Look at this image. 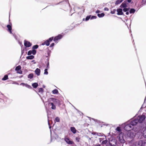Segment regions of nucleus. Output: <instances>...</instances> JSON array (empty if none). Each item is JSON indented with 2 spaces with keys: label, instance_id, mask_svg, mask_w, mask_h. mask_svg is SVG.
<instances>
[{
  "label": "nucleus",
  "instance_id": "nucleus-11",
  "mask_svg": "<svg viewBox=\"0 0 146 146\" xmlns=\"http://www.w3.org/2000/svg\"><path fill=\"white\" fill-rule=\"evenodd\" d=\"M21 85H22L23 86H25L27 88H28L29 89H32V87L30 85H28L27 84L23 83H22L21 84Z\"/></svg>",
  "mask_w": 146,
  "mask_h": 146
},
{
  "label": "nucleus",
  "instance_id": "nucleus-32",
  "mask_svg": "<svg viewBox=\"0 0 146 146\" xmlns=\"http://www.w3.org/2000/svg\"><path fill=\"white\" fill-rule=\"evenodd\" d=\"M32 53L33 55H35L36 53V51L35 49H33L31 50Z\"/></svg>",
  "mask_w": 146,
  "mask_h": 146
},
{
  "label": "nucleus",
  "instance_id": "nucleus-2",
  "mask_svg": "<svg viewBox=\"0 0 146 146\" xmlns=\"http://www.w3.org/2000/svg\"><path fill=\"white\" fill-rule=\"evenodd\" d=\"M145 118V115L143 114L142 115L139 116L137 118L138 120V121L140 123H142L144 120Z\"/></svg>",
  "mask_w": 146,
  "mask_h": 146
},
{
  "label": "nucleus",
  "instance_id": "nucleus-20",
  "mask_svg": "<svg viewBox=\"0 0 146 146\" xmlns=\"http://www.w3.org/2000/svg\"><path fill=\"white\" fill-rule=\"evenodd\" d=\"M8 78V76L7 75H5L4 76V77L2 79V80L3 81H5L7 80Z\"/></svg>",
  "mask_w": 146,
  "mask_h": 146
},
{
  "label": "nucleus",
  "instance_id": "nucleus-12",
  "mask_svg": "<svg viewBox=\"0 0 146 146\" xmlns=\"http://www.w3.org/2000/svg\"><path fill=\"white\" fill-rule=\"evenodd\" d=\"M7 27L8 29V31L11 34L12 33L11 26L10 25H7Z\"/></svg>",
  "mask_w": 146,
  "mask_h": 146
},
{
  "label": "nucleus",
  "instance_id": "nucleus-6",
  "mask_svg": "<svg viewBox=\"0 0 146 146\" xmlns=\"http://www.w3.org/2000/svg\"><path fill=\"white\" fill-rule=\"evenodd\" d=\"M21 66L20 65H19L17 66L15 68V70L17 71L18 73L19 74H22V71L21 70Z\"/></svg>",
  "mask_w": 146,
  "mask_h": 146
},
{
  "label": "nucleus",
  "instance_id": "nucleus-15",
  "mask_svg": "<svg viewBox=\"0 0 146 146\" xmlns=\"http://www.w3.org/2000/svg\"><path fill=\"white\" fill-rule=\"evenodd\" d=\"M35 73L38 75L39 76L40 74V69L37 68L36 69L35 71Z\"/></svg>",
  "mask_w": 146,
  "mask_h": 146
},
{
  "label": "nucleus",
  "instance_id": "nucleus-8",
  "mask_svg": "<svg viewBox=\"0 0 146 146\" xmlns=\"http://www.w3.org/2000/svg\"><path fill=\"white\" fill-rule=\"evenodd\" d=\"M145 142L143 141L140 140L138 142V146H145Z\"/></svg>",
  "mask_w": 146,
  "mask_h": 146
},
{
  "label": "nucleus",
  "instance_id": "nucleus-5",
  "mask_svg": "<svg viewBox=\"0 0 146 146\" xmlns=\"http://www.w3.org/2000/svg\"><path fill=\"white\" fill-rule=\"evenodd\" d=\"M138 122V120L137 119H135L131 121L130 124L132 126H133L136 125Z\"/></svg>",
  "mask_w": 146,
  "mask_h": 146
},
{
  "label": "nucleus",
  "instance_id": "nucleus-45",
  "mask_svg": "<svg viewBox=\"0 0 146 146\" xmlns=\"http://www.w3.org/2000/svg\"><path fill=\"white\" fill-rule=\"evenodd\" d=\"M47 65L49 66V59L48 58L47 60Z\"/></svg>",
  "mask_w": 146,
  "mask_h": 146
},
{
  "label": "nucleus",
  "instance_id": "nucleus-33",
  "mask_svg": "<svg viewBox=\"0 0 146 146\" xmlns=\"http://www.w3.org/2000/svg\"><path fill=\"white\" fill-rule=\"evenodd\" d=\"M141 3L142 5L146 4V0H142Z\"/></svg>",
  "mask_w": 146,
  "mask_h": 146
},
{
  "label": "nucleus",
  "instance_id": "nucleus-1",
  "mask_svg": "<svg viewBox=\"0 0 146 146\" xmlns=\"http://www.w3.org/2000/svg\"><path fill=\"white\" fill-rule=\"evenodd\" d=\"M51 100L54 102V104H57L58 106H60L61 104L62 101L60 100L55 99L54 98H50Z\"/></svg>",
  "mask_w": 146,
  "mask_h": 146
},
{
  "label": "nucleus",
  "instance_id": "nucleus-41",
  "mask_svg": "<svg viewBox=\"0 0 146 146\" xmlns=\"http://www.w3.org/2000/svg\"><path fill=\"white\" fill-rule=\"evenodd\" d=\"M76 139L77 142H79L80 138L78 137H76Z\"/></svg>",
  "mask_w": 146,
  "mask_h": 146
},
{
  "label": "nucleus",
  "instance_id": "nucleus-14",
  "mask_svg": "<svg viewBox=\"0 0 146 146\" xmlns=\"http://www.w3.org/2000/svg\"><path fill=\"white\" fill-rule=\"evenodd\" d=\"M71 131L74 134L76 133V130L74 127H71L70 128Z\"/></svg>",
  "mask_w": 146,
  "mask_h": 146
},
{
  "label": "nucleus",
  "instance_id": "nucleus-49",
  "mask_svg": "<svg viewBox=\"0 0 146 146\" xmlns=\"http://www.w3.org/2000/svg\"><path fill=\"white\" fill-rule=\"evenodd\" d=\"M49 66H47H47H46V68H47V69H48V68H49Z\"/></svg>",
  "mask_w": 146,
  "mask_h": 146
},
{
  "label": "nucleus",
  "instance_id": "nucleus-10",
  "mask_svg": "<svg viewBox=\"0 0 146 146\" xmlns=\"http://www.w3.org/2000/svg\"><path fill=\"white\" fill-rule=\"evenodd\" d=\"M65 141L69 144H72L74 143V142L70 140V139L68 138H65L64 139Z\"/></svg>",
  "mask_w": 146,
  "mask_h": 146
},
{
  "label": "nucleus",
  "instance_id": "nucleus-22",
  "mask_svg": "<svg viewBox=\"0 0 146 146\" xmlns=\"http://www.w3.org/2000/svg\"><path fill=\"white\" fill-rule=\"evenodd\" d=\"M52 92L53 94H57L58 93V91L57 89H55L54 90L52 91Z\"/></svg>",
  "mask_w": 146,
  "mask_h": 146
},
{
  "label": "nucleus",
  "instance_id": "nucleus-44",
  "mask_svg": "<svg viewBox=\"0 0 146 146\" xmlns=\"http://www.w3.org/2000/svg\"><path fill=\"white\" fill-rule=\"evenodd\" d=\"M54 43H52L50 44V47H53V46H54Z\"/></svg>",
  "mask_w": 146,
  "mask_h": 146
},
{
  "label": "nucleus",
  "instance_id": "nucleus-23",
  "mask_svg": "<svg viewBox=\"0 0 146 146\" xmlns=\"http://www.w3.org/2000/svg\"><path fill=\"white\" fill-rule=\"evenodd\" d=\"M135 11V10L133 8L131 9L129 11V13H134Z\"/></svg>",
  "mask_w": 146,
  "mask_h": 146
},
{
  "label": "nucleus",
  "instance_id": "nucleus-42",
  "mask_svg": "<svg viewBox=\"0 0 146 146\" xmlns=\"http://www.w3.org/2000/svg\"><path fill=\"white\" fill-rule=\"evenodd\" d=\"M97 18V17L96 16H93L91 18V19H96Z\"/></svg>",
  "mask_w": 146,
  "mask_h": 146
},
{
  "label": "nucleus",
  "instance_id": "nucleus-17",
  "mask_svg": "<svg viewBox=\"0 0 146 146\" xmlns=\"http://www.w3.org/2000/svg\"><path fill=\"white\" fill-rule=\"evenodd\" d=\"M127 7V5L124 2L122 3L120 6L121 7H123L124 8H126Z\"/></svg>",
  "mask_w": 146,
  "mask_h": 146
},
{
  "label": "nucleus",
  "instance_id": "nucleus-52",
  "mask_svg": "<svg viewBox=\"0 0 146 146\" xmlns=\"http://www.w3.org/2000/svg\"><path fill=\"white\" fill-rule=\"evenodd\" d=\"M34 60H33L32 61V62H34Z\"/></svg>",
  "mask_w": 146,
  "mask_h": 146
},
{
  "label": "nucleus",
  "instance_id": "nucleus-46",
  "mask_svg": "<svg viewBox=\"0 0 146 146\" xmlns=\"http://www.w3.org/2000/svg\"><path fill=\"white\" fill-rule=\"evenodd\" d=\"M100 12V11L99 10H98L96 11V13H98Z\"/></svg>",
  "mask_w": 146,
  "mask_h": 146
},
{
  "label": "nucleus",
  "instance_id": "nucleus-30",
  "mask_svg": "<svg viewBox=\"0 0 146 146\" xmlns=\"http://www.w3.org/2000/svg\"><path fill=\"white\" fill-rule=\"evenodd\" d=\"M38 47V45H36L33 46L32 47V48L33 49H36Z\"/></svg>",
  "mask_w": 146,
  "mask_h": 146
},
{
  "label": "nucleus",
  "instance_id": "nucleus-37",
  "mask_svg": "<svg viewBox=\"0 0 146 146\" xmlns=\"http://www.w3.org/2000/svg\"><path fill=\"white\" fill-rule=\"evenodd\" d=\"M108 142V141L107 140H105L103 141L102 142V144H106Z\"/></svg>",
  "mask_w": 146,
  "mask_h": 146
},
{
  "label": "nucleus",
  "instance_id": "nucleus-4",
  "mask_svg": "<svg viewBox=\"0 0 146 146\" xmlns=\"http://www.w3.org/2000/svg\"><path fill=\"white\" fill-rule=\"evenodd\" d=\"M132 126L130 124H128L126 125L124 127V129L126 131H130L133 129Z\"/></svg>",
  "mask_w": 146,
  "mask_h": 146
},
{
  "label": "nucleus",
  "instance_id": "nucleus-51",
  "mask_svg": "<svg viewBox=\"0 0 146 146\" xmlns=\"http://www.w3.org/2000/svg\"><path fill=\"white\" fill-rule=\"evenodd\" d=\"M34 60H33L32 61V62H34Z\"/></svg>",
  "mask_w": 146,
  "mask_h": 146
},
{
  "label": "nucleus",
  "instance_id": "nucleus-38",
  "mask_svg": "<svg viewBox=\"0 0 146 146\" xmlns=\"http://www.w3.org/2000/svg\"><path fill=\"white\" fill-rule=\"evenodd\" d=\"M120 138H120V137L119 136V140H120V142L121 143H124L125 142L124 140L123 139H120Z\"/></svg>",
  "mask_w": 146,
  "mask_h": 146
},
{
  "label": "nucleus",
  "instance_id": "nucleus-29",
  "mask_svg": "<svg viewBox=\"0 0 146 146\" xmlns=\"http://www.w3.org/2000/svg\"><path fill=\"white\" fill-rule=\"evenodd\" d=\"M54 37L52 36L50 38L47 40H48L49 42L50 43V42H51L53 40H54Z\"/></svg>",
  "mask_w": 146,
  "mask_h": 146
},
{
  "label": "nucleus",
  "instance_id": "nucleus-18",
  "mask_svg": "<svg viewBox=\"0 0 146 146\" xmlns=\"http://www.w3.org/2000/svg\"><path fill=\"white\" fill-rule=\"evenodd\" d=\"M34 58V56L33 55H31L26 57V59H33Z\"/></svg>",
  "mask_w": 146,
  "mask_h": 146
},
{
  "label": "nucleus",
  "instance_id": "nucleus-21",
  "mask_svg": "<svg viewBox=\"0 0 146 146\" xmlns=\"http://www.w3.org/2000/svg\"><path fill=\"white\" fill-rule=\"evenodd\" d=\"M105 15L104 13H102L101 14H98L97 15L100 18L103 17Z\"/></svg>",
  "mask_w": 146,
  "mask_h": 146
},
{
  "label": "nucleus",
  "instance_id": "nucleus-50",
  "mask_svg": "<svg viewBox=\"0 0 146 146\" xmlns=\"http://www.w3.org/2000/svg\"><path fill=\"white\" fill-rule=\"evenodd\" d=\"M95 146H100V145L99 144V145H95Z\"/></svg>",
  "mask_w": 146,
  "mask_h": 146
},
{
  "label": "nucleus",
  "instance_id": "nucleus-31",
  "mask_svg": "<svg viewBox=\"0 0 146 146\" xmlns=\"http://www.w3.org/2000/svg\"><path fill=\"white\" fill-rule=\"evenodd\" d=\"M116 130L119 132H120L121 131V130L120 127H117L116 128Z\"/></svg>",
  "mask_w": 146,
  "mask_h": 146
},
{
  "label": "nucleus",
  "instance_id": "nucleus-53",
  "mask_svg": "<svg viewBox=\"0 0 146 146\" xmlns=\"http://www.w3.org/2000/svg\"><path fill=\"white\" fill-rule=\"evenodd\" d=\"M121 134V133H120V134L119 135V136H120Z\"/></svg>",
  "mask_w": 146,
  "mask_h": 146
},
{
  "label": "nucleus",
  "instance_id": "nucleus-24",
  "mask_svg": "<svg viewBox=\"0 0 146 146\" xmlns=\"http://www.w3.org/2000/svg\"><path fill=\"white\" fill-rule=\"evenodd\" d=\"M33 77V74L32 73L29 74L28 76V78L30 79H32Z\"/></svg>",
  "mask_w": 146,
  "mask_h": 146
},
{
  "label": "nucleus",
  "instance_id": "nucleus-13",
  "mask_svg": "<svg viewBox=\"0 0 146 146\" xmlns=\"http://www.w3.org/2000/svg\"><path fill=\"white\" fill-rule=\"evenodd\" d=\"M54 103L53 102H50L49 104H50L52 106L51 108L52 110H55L56 109V107L54 105Z\"/></svg>",
  "mask_w": 146,
  "mask_h": 146
},
{
  "label": "nucleus",
  "instance_id": "nucleus-9",
  "mask_svg": "<svg viewBox=\"0 0 146 146\" xmlns=\"http://www.w3.org/2000/svg\"><path fill=\"white\" fill-rule=\"evenodd\" d=\"M117 14L118 15H123V13L122 11V9L121 8H119L117 9Z\"/></svg>",
  "mask_w": 146,
  "mask_h": 146
},
{
  "label": "nucleus",
  "instance_id": "nucleus-26",
  "mask_svg": "<svg viewBox=\"0 0 146 146\" xmlns=\"http://www.w3.org/2000/svg\"><path fill=\"white\" fill-rule=\"evenodd\" d=\"M124 0H117L115 4H118L122 2Z\"/></svg>",
  "mask_w": 146,
  "mask_h": 146
},
{
  "label": "nucleus",
  "instance_id": "nucleus-16",
  "mask_svg": "<svg viewBox=\"0 0 146 146\" xmlns=\"http://www.w3.org/2000/svg\"><path fill=\"white\" fill-rule=\"evenodd\" d=\"M42 45H46L47 46H48L50 44V42L47 40L42 44Z\"/></svg>",
  "mask_w": 146,
  "mask_h": 146
},
{
  "label": "nucleus",
  "instance_id": "nucleus-7",
  "mask_svg": "<svg viewBox=\"0 0 146 146\" xmlns=\"http://www.w3.org/2000/svg\"><path fill=\"white\" fill-rule=\"evenodd\" d=\"M24 45L26 47H29L31 46L32 44L29 42L25 40Z\"/></svg>",
  "mask_w": 146,
  "mask_h": 146
},
{
  "label": "nucleus",
  "instance_id": "nucleus-28",
  "mask_svg": "<svg viewBox=\"0 0 146 146\" xmlns=\"http://www.w3.org/2000/svg\"><path fill=\"white\" fill-rule=\"evenodd\" d=\"M129 9H130L129 8H124L123 9V11L124 12H126L128 11L129 10Z\"/></svg>",
  "mask_w": 146,
  "mask_h": 146
},
{
  "label": "nucleus",
  "instance_id": "nucleus-36",
  "mask_svg": "<svg viewBox=\"0 0 146 146\" xmlns=\"http://www.w3.org/2000/svg\"><path fill=\"white\" fill-rule=\"evenodd\" d=\"M116 11V10L115 9L111 11L110 13L112 14H114L115 13V12Z\"/></svg>",
  "mask_w": 146,
  "mask_h": 146
},
{
  "label": "nucleus",
  "instance_id": "nucleus-25",
  "mask_svg": "<svg viewBox=\"0 0 146 146\" xmlns=\"http://www.w3.org/2000/svg\"><path fill=\"white\" fill-rule=\"evenodd\" d=\"M124 0H117L115 4H118L122 2Z\"/></svg>",
  "mask_w": 146,
  "mask_h": 146
},
{
  "label": "nucleus",
  "instance_id": "nucleus-34",
  "mask_svg": "<svg viewBox=\"0 0 146 146\" xmlns=\"http://www.w3.org/2000/svg\"><path fill=\"white\" fill-rule=\"evenodd\" d=\"M55 120L57 122H59L60 121V119L59 117H57L55 118Z\"/></svg>",
  "mask_w": 146,
  "mask_h": 146
},
{
  "label": "nucleus",
  "instance_id": "nucleus-48",
  "mask_svg": "<svg viewBox=\"0 0 146 146\" xmlns=\"http://www.w3.org/2000/svg\"><path fill=\"white\" fill-rule=\"evenodd\" d=\"M126 14L127 15H128L129 14V12H128V11H127V12H126Z\"/></svg>",
  "mask_w": 146,
  "mask_h": 146
},
{
  "label": "nucleus",
  "instance_id": "nucleus-47",
  "mask_svg": "<svg viewBox=\"0 0 146 146\" xmlns=\"http://www.w3.org/2000/svg\"><path fill=\"white\" fill-rule=\"evenodd\" d=\"M127 1L128 3H130L131 2L132 0H127Z\"/></svg>",
  "mask_w": 146,
  "mask_h": 146
},
{
  "label": "nucleus",
  "instance_id": "nucleus-19",
  "mask_svg": "<svg viewBox=\"0 0 146 146\" xmlns=\"http://www.w3.org/2000/svg\"><path fill=\"white\" fill-rule=\"evenodd\" d=\"M38 84L37 83H34L32 84V86L34 88H36L38 86Z\"/></svg>",
  "mask_w": 146,
  "mask_h": 146
},
{
  "label": "nucleus",
  "instance_id": "nucleus-40",
  "mask_svg": "<svg viewBox=\"0 0 146 146\" xmlns=\"http://www.w3.org/2000/svg\"><path fill=\"white\" fill-rule=\"evenodd\" d=\"M32 54L31 50L29 51L27 53V54L28 55H30Z\"/></svg>",
  "mask_w": 146,
  "mask_h": 146
},
{
  "label": "nucleus",
  "instance_id": "nucleus-27",
  "mask_svg": "<svg viewBox=\"0 0 146 146\" xmlns=\"http://www.w3.org/2000/svg\"><path fill=\"white\" fill-rule=\"evenodd\" d=\"M38 92L42 93L43 92V89L42 88H40L38 89Z\"/></svg>",
  "mask_w": 146,
  "mask_h": 146
},
{
  "label": "nucleus",
  "instance_id": "nucleus-43",
  "mask_svg": "<svg viewBox=\"0 0 146 146\" xmlns=\"http://www.w3.org/2000/svg\"><path fill=\"white\" fill-rule=\"evenodd\" d=\"M104 11H108L109 10V9L107 7H105L104 9Z\"/></svg>",
  "mask_w": 146,
  "mask_h": 146
},
{
  "label": "nucleus",
  "instance_id": "nucleus-3",
  "mask_svg": "<svg viewBox=\"0 0 146 146\" xmlns=\"http://www.w3.org/2000/svg\"><path fill=\"white\" fill-rule=\"evenodd\" d=\"M63 37V35L61 34H59L57 36H55L54 39V41L55 42H58V40L61 39Z\"/></svg>",
  "mask_w": 146,
  "mask_h": 146
},
{
  "label": "nucleus",
  "instance_id": "nucleus-35",
  "mask_svg": "<svg viewBox=\"0 0 146 146\" xmlns=\"http://www.w3.org/2000/svg\"><path fill=\"white\" fill-rule=\"evenodd\" d=\"M90 17H91L90 15L87 16L85 19L86 21H87L90 18Z\"/></svg>",
  "mask_w": 146,
  "mask_h": 146
},
{
  "label": "nucleus",
  "instance_id": "nucleus-39",
  "mask_svg": "<svg viewBox=\"0 0 146 146\" xmlns=\"http://www.w3.org/2000/svg\"><path fill=\"white\" fill-rule=\"evenodd\" d=\"M47 70H48V69L47 68H46V69H45V70H44V74H45L46 75H47L48 74V72H47Z\"/></svg>",
  "mask_w": 146,
  "mask_h": 146
}]
</instances>
